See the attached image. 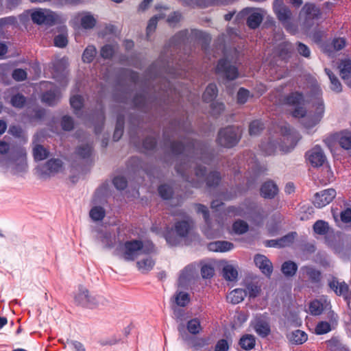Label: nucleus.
I'll list each match as a JSON object with an SVG mask.
<instances>
[{"label":"nucleus","mask_w":351,"mask_h":351,"mask_svg":"<svg viewBox=\"0 0 351 351\" xmlns=\"http://www.w3.org/2000/svg\"><path fill=\"white\" fill-rule=\"evenodd\" d=\"M313 111H290L292 117L298 118L300 122L304 128L310 129L314 127L319 121V119L315 114Z\"/></svg>","instance_id":"nucleus-13"},{"label":"nucleus","mask_w":351,"mask_h":351,"mask_svg":"<svg viewBox=\"0 0 351 351\" xmlns=\"http://www.w3.org/2000/svg\"><path fill=\"white\" fill-rule=\"evenodd\" d=\"M197 276V269L193 265L186 266L180 274L178 278L179 285L181 287L186 286Z\"/></svg>","instance_id":"nucleus-19"},{"label":"nucleus","mask_w":351,"mask_h":351,"mask_svg":"<svg viewBox=\"0 0 351 351\" xmlns=\"http://www.w3.org/2000/svg\"><path fill=\"white\" fill-rule=\"evenodd\" d=\"M330 288L335 291L337 295L346 297L348 292V286L343 281H339L337 278L332 277L329 281Z\"/></svg>","instance_id":"nucleus-25"},{"label":"nucleus","mask_w":351,"mask_h":351,"mask_svg":"<svg viewBox=\"0 0 351 351\" xmlns=\"http://www.w3.org/2000/svg\"><path fill=\"white\" fill-rule=\"evenodd\" d=\"M303 10L309 19H318L321 14L319 9L313 4H306Z\"/></svg>","instance_id":"nucleus-46"},{"label":"nucleus","mask_w":351,"mask_h":351,"mask_svg":"<svg viewBox=\"0 0 351 351\" xmlns=\"http://www.w3.org/2000/svg\"><path fill=\"white\" fill-rule=\"evenodd\" d=\"M278 189L273 181H267L261 188V194L264 198L272 199L278 193Z\"/></svg>","instance_id":"nucleus-27"},{"label":"nucleus","mask_w":351,"mask_h":351,"mask_svg":"<svg viewBox=\"0 0 351 351\" xmlns=\"http://www.w3.org/2000/svg\"><path fill=\"white\" fill-rule=\"evenodd\" d=\"M124 117L121 114H119L117 118V123L113 134V140L114 141H119L123 135L124 128Z\"/></svg>","instance_id":"nucleus-38"},{"label":"nucleus","mask_w":351,"mask_h":351,"mask_svg":"<svg viewBox=\"0 0 351 351\" xmlns=\"http://www.w3.org/2000/svg\"><path fill=\"white\" fill-rule=\"evenodd\" d=\"M274 10L278 19L282 22L287 21L291 17V11L283 4L282 0H275Z\"/></svg>","instance_id":"nucleus-24"},{"label":"nucleus","mask_w":351,"mask_h":351,"mask_svg":"<svg viewBox=\"0 0 351 351\" xmlns=\"http://www.w3.org/2000/svg\"><path fill=\"white\" fill-rule=\"evenodd\" d=\"M9 153L8 158L1 161V166L10 169L13 174L25 173L27 170V152L25 149L16 147L10 149V145L5 141H0V154Z\"/></svg>","instance_id":"nucleus-2"},{"label":"nucleus","mask_w":351,"mask_h":351,"mask_svg":"<svg viewBox=\"0 0 351 351\" xmlns=\"http://www.w3.org/2000/svg\"><path fill=\"white\" fill-rule=\"evenodd\" d=\"M248 224L243 220H237L232 225L233 231L238 234H243L248 230Z\"/></svg>","instance_id":"nucleus-49"},{"label":"nucleus","mask_w":351,"mask_h":351,"mask_svg":"<svg viewBox=\"0 0 351 351\" xmlns=\"http://www.w3.org/2000/svg\"><path fill=\"white\" fill-rule=\"evenodd\" d=\"M300 272L304 277L308 278V280L313 284H319L322 280V273L319 270L312 266H303Z\"/></svg>","instance_id":"nucleus-23"},{"label":"nucleus","mask_w":351,"mask_h":351,"mask_svg":"<svg viewBox=\"0 0 351 351\" xmlns=\"http://www.w3.org/2000/svg\"><path fill=\"white\" fill-rule=\"evenodd\" d=\"M62 169V161L59 158H52L44 165L37 166L36 172L40 178L47 179L51 176L60 172Z\"/></svg>","instance_id":"nucleus-11"},{"label":"nucleus","mask_w":351,"mask_h":351,"mask_svg":"<svg viewBox=\"0 0 351 351\" xmlns=\"http://www.w3.org/2000/svg\"><path fill=\"white\" fill-rule=\"evenodd\" d=\"M158 193L162 199H169L172 206L180 205L185 198V196H175L172 188L167 184L160 185L158 187Z\"/></svg>","instance_id":"nucleus-16"},{"label":"nucleus","mask_w":351,"mask_h":351,"mask_svg":"<svg viewBox=\"0 0 351 351\" xmlns=\"http://www.w3.org/2000/svg\"><path fill=\"white\" fill-rule=\"evenodd\" d=\"M26 101L25 97L21 94H16L11 99L12 106L17 108H21L24 106Z\"/></svg>","instance_id":"nucleus-60"},{"label":"nucleus","mask_w":351,"mask_h":351,"mask_svg":"<svg viewBox=\"0 0 351 351\" xmlns=\"http://www.w3.org/2000/svg\"><path fill=\"white\" fill-rule=\"evenodd\" d=\"M227 215L230 217L241 216L243 217L246 214L241 206H230L226 210Z\"/></svg>","instance_id":"nucleus-59"},{"label":"nucleus","mask_w":351,"mask_h":351,"mask_svg":"<svg viewBox=\"0 0 351 351\" xmlns=\"http://www.w3.org/2000/svg\"><path fill=\"white\" fill-rule=\"evenodd\" d=\"M217 93L218 90L216 84H208L202 95L204 101L206 103L213 101L217 95Z\"/></svg>","instance_id":"nucleus-35"},{"label":"nucleus","mask_w":351,"mask_h":351,"mask_svg":"<svg viewBox=\"0 0 351 351\" xmlns=\"http://www.w3.org/2000/svg\"><path fill=\"white\" fill-rule=\"evenodd\" d=\"M29 12L32 21L39 25L51 26L58 20V15L49 9L36 8L32 9Z\"/></svg>","instance_id":"nucleus-9"},{"label":"nucleus","mask_w":351,"mask_h":351,"mask_svg":"<svg viewBox=\"0 0 351 351\" xmlns=\"http://www.w3.org/2000/svg\"><path fill=\"white\" fill-rule=\"evenodd\" d=\"M106 211L104 208L100 206H93L90 212L89 216L94 221H99L103 220L105 217Z\"/></svg>","instance_id":"nucleus-41"},{"label":"nucleus","mask_w":351,"mask_h":351,"mask_svg":"<svg viewBox=\"0 0 351 351\" xmlns=\"http://www.w3.org/2000/svg\"><path fill=\"white\" fill-rule=\"evenodd\" d=\"M33 156L36 161L43 160L48 158L49 152L43 145H36L33 148Z\"/></svg>","instance_id":"nucleus-39"},{"label":"nucleus","mask_w":351,"mask_h":351,"mask_svg":"<svg viewBox=\"0 0 351 351\" xmlns=\"http://www.w3.org/2000/svg\"><path fill=\"white\" fill-rule=\"evenodd\" d=\"M329 228L328 223L323 220H318L313 225L314 232L319 235L326 234L329 231Z\"/></svg>","instance_id":"nucleus-44"},{"label":"nucleus","mask_w":351,"mask_h":351,"mask_svg":"<svg viewBox=\"0 0 351 351\" xmlns=\"http://www.w3.org/2000/svg\"><path fill=\"white\" fill-rule=\"evenodd\" d=\"M280 132L282 134V139L280 140V143H278L279 147L282 151L289 152L296 145L300 136L287 123H283L280 126Z\"/></svg>","instance_id":"nucleus-8"},{"label":"nucleus","mask_w":351,"mask_h":351,"mask_svg":"<svg viewBox=\"0 0 351 351\" xmlns=\"http://www.w3.org/2000/svg\"><path fill=\"white\" fill-rule=\"evenodd\" d=\"M93 113L91 114L93 117L92 123L95 126V133L98 134L100 132L101 128L104 123V111H92Z\"/></svg>","instance_id":"nucleus-36"},{"label":"nucleus","mask_w":351,"mask_h":351,"mask_svg":"<svg viewBox=\"0 0 351 351\" xmlns=\"http://www.w3.org/2000/svg\"><path fill=\"white\" fill-rule=\"evenodd\" d=\"M331 330V326L327 322H321L317 324L315 328V332L317 335H324Z\"/></svg>","instance_id":"nucleus-61"},{"label":"nucleus","mask_w":351,"mask_h":351,"mask_svg":"<svg viewBox=\"0 0 351 351\" xmlns=\"http://www.w3.org/2000/svg\"><path fill=\"white\" fill-rule=\"evenodd\" d=\"M165 145L169 148L173 155L186 156L189 162L192 159L199 158L204 163L211 160L210 153L208 148L195 141H189L186 145L180 142H173L167 138L164 133Z\"/></svg>","instance_id":"nucleus-1"},{"label":"nucleus","mask_w":351,"mask_h":351,"mask_svg":"<svg viewBox=\"0 0 351 351\" xmlns=\"http://www.w3.org/2000/svg\"><path fill=\"white\" fill-rule=\"evenodd\" d=\"M160 88L162 91L160 93L162 97L161 99H162L165 102L166 101L169 102V97L171 98L172 101H175L176 99L174 98V95L176 96L178 95L179 96H183V93L178 91L176 88H173L169 82L164 84L163 87Z\"/></svg>","instance_id":"nucleus-26"},{"label":"nucleus","mask_w":351,"mask_h":351,"mask_svg":"<svg viewBox=\"0 0 351 351\" xmlns=\"http://www.w3.org/2000/svg\"><path fill=\"white\" fill-rule=\"evenodd\" d=\"M155 265V261L151 256H147L136 262L138 269L143 274L151 271Z\"/></svg>","instance_id":"nucleus-30"},{"label":"nucleus","mask_w":351,"mask_h":351,"mask_svg":"<svg viewBox=\"0 0 351 351\" xmlns=\"http://www.w3.org/2000/svg\"><path fill=\"white\" fill-rule=\"evenodd\" d=\"M92 153V147L90 145L80 146L76 149V154L82 158H88Z\"/></svg>","instance_id":"nucleus-55"},{"label":"nucleus","mask_w":351,"mask_h":351,"mask_svg":"<svg viewBox=\"0 0 351 351\" xmlns=\"http://www.w3.org/2000/svg\"><path fill=\"white\" fill-rule=\"evenodd\" d=\"M260 148L265 155H271L275 152L277 148V144L271 141L267 144L262 143L260 145Z\"/></svg>","instance_id":"nucleus-58"},{"label":"nucleus","mask_w":351,"mask_h":351,"mask_svg":"<svg viewBox=\"0 0 351 351\" xmlns=\"http://www.w3.org/2000/svg\"><path fill=\"white\" fill-rule=\"evenodd\" d=\"M325 71L330 79L331 89L337 93L340 92L341 90V84L339 80L329 69H326Z\"/></svg>","instance_id":"nucleus-48"},{"label":"nucleus","mask_w":351,"mask_h":351,"mask_svg":"<svg viewBox=\"0 0 351 351\" xmlns=\"http://www.w3.org/2000/svg\"><path fill=\"white\" fill-rule=\"evenodd\" d=\"M113 184L118 190H123L127 186V180L123 176H116L113 179Z\"/></svg>","instance_id":"nucleus-64"},{"label":"nucleus","mask_w":351,"mask_h":351,"mask_svg":"<svg viewBox=\"0 0 351 351\" xmlns=\"http://www.w3.org/2000/svg\"><path fill=\"white\" fill-rule=\"evenodd\" d=\"M287 339L293 344H302L307 340V335L302 330H295L287 335Z\"/></svg>","instance_id":"nucleus-31"},{"label":"nucleus","mask_w":351,"mask_h":351,"mask_svg":"<svg viewBox=\"0 0 351 351\" xmlns=\"http://www.w3.org/2000/svg\"><path fill=\"white\" fill-rule=\"evenodd\" d=\"M66 68V62L64 59L60 60L54 64L53 75L59 82L60 84L53 86L43 95L42 101L43 103L49 106H53L58 101L62 88H64L68 83Z\"/></svg>","instance_id":"nucleus-3"},{"label":"nucleus","mask_w":351,"mask_h":351,"mask_svg":"<svg viewBox=\"0 0 351 351\" xmlns=\"http://www.w3.org/2000/svg\"><path fill=\"white\" fill-rule=\"evenodd\" d=\"M216 71L228 80H233L238 77L237 67L231 64L226 59H221L219 61Z\"/></svg>","instance_id":"nucleus-12"},{"label":"nucleus","mask_w":351,"mask_h":351,"mask_svg":"<svg viewBox=\"0 0 351 351\" xmlns=\"http://www.w3.org/2000/svg\"><path fill=\"white\" fill-rule=\"evenodd\" d=\"M340 74L343 79L349 77L351 74V60L344 59L341 61L339 66Z\"/></svg>","instance_id":"nucleus-42"},{"label":"nucleus","mask_w":351,"mask_h":351,"mask_svg":"<svg viewBox=\"0 0 351 351\" xmlns=\"http://www.w3.org/2000/svg\"><path fill=\"white\" fill-rule=\"evenodd\" d=\"M98 239L100 240L104 247L106 248H112L115 243V236L110 232H99Z\"/></svg>","instance_id":"nucleus-32"},{"label":"nucleus","mask_w":351,"mask_h":351,"mask_svg":"<svg viewBox=\"0 0 351 351\" xmlns=\"http://www.w3.org/2000/svg\"><path fill=\"white\" fill-rule=\"evenodd\" d=\"M97 53L96 48L93 45L88 46L82 55V60L84 62H90Z\"/></svg>","instance_id":"nucleus-52"},{"label":"nucleus","mask_w":351,"mask_h":351,"mask_svg":"<svg viewBox=\"0 0 351 351\" xmlns=\"http://www.w3.org/2000/svg\"><path fill=\"white\" fill-rule=\"evenodd\" d=\"M115 47L111 45H106L101 49V56L104 58H110L114 53Z\"/></svg>","instance_id":"nucleus-63"},{"label":"nucleus","mask_w":351,"mask_h":351,"mask_svg":"<svg viewBox=\"0 0 351 351\" xmlns=\"http://www.w3.org/2000/svg\"><path fill=\"white\" fill-rule=\"evenodd\" d=\"M81 25L84 29H91L96 23L94 16L90 13H84L81 17Z\"/></svg>","instance_id":"nucleus-43"},{"label":"nucleus","mask_w":351,"mask_h":351,"mask_svg":"<svg viewBox=\"0 0 351 351\" xmlns=\"http://www.w3.org/2000/svg\"><path fill=\"white\" fill-rule=\"evenodd\" d=\"M121 256L126 261H133L143 254H150L154 252V245L150 241L143 242L132 239L119 246Z\"/></svg>","instance_id":"nucleus-5"},{"label":"nucleus","mask_w":351,"mask_h":351,"mask_svg":"<svg viewBox=\"0 0 351 351\" xmlns=\"http://www.w3.org/2000/svg\"><path fill=\"white\" fill-rule=\"evenodd\" d=\"M70 104L73 110H81L84 107V99L81 95H75L71 97Z\"/></svg>","instance_id":"nucleus-56"},{"label":"nucleus","mask_w":351,"mask_h":351,"mask_svg":"<svg viewBox=\"0 0 351 351\" xmlns=\"http://www.w3.org/2000/svg\"><path fill=\"white\" fill-rule=\"evenodd\" d=\"M306 156L308 162L315 167L322 166L326 161V156L319 146L314 147Z\"/></svg>","instance_id":"nucleus-17"},{"label":"nucleus","mask_w":351,"mask_h":351,"mask_svg":"<svg viewBox=\"0 0 351 351\" xmlns=\"http://www.w3.org/2000/svg\"><path fill=\"white\" fill-rule=\"evenodd\" d=\"M304 101L302 94L295 92L287 95L284 99V104L290 106L298 107Z\"/></svg>","instance_id":"nucleus-29"},{"label":"nucleus","mask_w":351,"mask_h":351,"mask_svg":"<svg viewBox=\"0 0 351 351\" xmlns=\"http://www.w3.org/2000/svg\"><path fill=\"white\" fill-rule=\"evenodd\" d=\"M291 49L292 46L291 43L287 41H282L279 44L276 53L281 58L285 59L291 52Z\"/></svg>","instance_id":"nucleus-45"},{"label":"nucleus","mask_w":351,"mask_h":351,"mask_svg":"<svg viewBox=\"0 0 351 351\" xmlns=\"http://www.w3.org/2000/svg\"><path fill=\"white\" fill-rule=\"evenodd\" d=\"M197 212L203 215L206 226L204 228L205 235L210 238L217 237L220 235L223 223L218 221L217 223L213 225L209 218V211L208 208L203 204H197Z\"/></svg>","instance_id":"nucleus-10"},{"label":"nucleus","mask_w":351,"mask_h":351,"mask_svg":"<svg viewBox=\"0 0 351 351\" xmlns=\"http://www.w3.org/2000/svg\"><path fill=\"white\" fill-rule=\"evenodd\" d=\"M186 164L182 165H177L176 167V169L178 173H179L182 177H184L188 182L191 183L193 187H199L201 184L204 182V181L206 182V184L208 186H217L220 180L221 176L219 172L213 171L210 172L206 178H205L206 175V168L201 165H196L195 167V175L196 176V180L191 179L187 176V169Z\"/></svg>","instance_id":"nucleus-4"},{"label":"nucleus","mask_w":351,"mask_h":351,"mask_svg":"<svg viewBox=\"0 0 351 351\" xmlns=\"http://www.w3.org/2000/svg\"><path fill=\"white\" fill-rule=\"evenodd\" d=\"M187 329L191 334H198L202 329L199 320L197 318L189 320L187 323Z\"/></svg>","instance_id":"nucleus-51"},{"label":"nucleus","mask_w":351,"mask_h":351,"mask_svg":"<svg viewBox=\"0 0 351 351\" xmlns=\"http://www.w3.org/2000/svg\"><path fill=\"white\" fill-rule=\"evenodd\" d=\"M247 295L245 289H236L232 291L227 296L228 300L232 304H239L242 302Z\"/></svg>","instance_id":"nucleus-34"},{"label":"nucleus","mask_w":351,"mask_h":351,"mask_svg":"<svg viewBox=\"0 0 351 351\" xmlns=\"http://www.w3.org/2000/svg\"><path fill=\"white\" fill-rule=\"evenodd\" d=\"M223 277L228 281H234L237 280L238 276V271L237 269L230 264H226L223 267Z\"/></svg>","instance_id":"nucleus-37"},{"label":"nucleus","mask_w":351,"mask_h":351,"mask_svg":"<svg viewBox=\"0 0 351 351\" xmlns=\"http://www.w3.org/2000/svg\"><path fill=\"white\" fill-rule=\"evenodd\" d=\"M334 139L339 146L345 149H351V131L345 129L334 134Z\"/></svg>","instance_id":"nucleus-20"},{"label":"nucleus","mask_w":351,"mask_h":351,"mask_svg":"<svg viewBox=\"0 0 351 351\" xmlns=\"http://www.w3.org/2000/svg\"><path fill=\"white\" fill-rule=\"evenodd\" d=\"M61 126L64 131H71L74 128L73 119L69 116H64L61 120Z\"/></svg>","instance_id":"nucleus-62"},{"label":"nucleus","mask_w":351,"mask_h":351,"mask_svg":"<svg viewBox=\"0 0 351 351\" xmlns=\"http://www.w3.org/2000/svg\"><path fill=\"white\" fill-rule=\"evenodd\" d=\"M233 247V243L226 241L211 242L208 245V249L213 252H226L230 251Z\"/></svg>","instance_id":"nucleus-28"},{"label":"nucleus","mask_w":351,"mask_h":351,"mask_svg":"<svg viewBox=\"0 0 351 351\" xmlns=\"http://www.w3.org/2000/svg\"><path fill=\"white\" fill-rule=\"evenodd\" d=\"M324 311V305L319 300H314L309 304V312L313 315H319Z\"/></svg>","instance_id":"nucleus-47"},{"label":"nucleus","mask_w":351,"mask_h":351,"mask_svg":"<svg viewBox=\"0 0 351 351\" xmlns=\"http://www.w3.org/2000/svg\"><path fill=\"white\" fill-rule=\"evenodd\" d=\"M281 270L285 276L291 277L295 274L298 265L293 261H286L282 265Z\"/></svg>","instance_id":"nucleus-40"},{"label":"nucleus","mask_w":351,"mask_h":351,"mask_svg":"<svg viewBox=\"0 0 351 351\" xmlns=\"http://www.w3.org/2000/svg\"><path fill=\"white\" fill-rule=\"evenodd\" d=\"M254 263L261 272L266 276L269 277L273 271L271 262L264 255L257 254L254 256Z\"/></svg>","instance_id":"nucleus-21"},{"label":"nucleus","mask_w":351,"mask_h":351,"mask_svg":"<svg viewBox=\"0 0 351 351\" xmlns=\"http://www.w3.org/2000/svg\"><path fill=\"white\" fill-rule=\"evenodd\" d=\"M252 326L256 333L261 338L267 337L271 332L269 322L262 317H256L252 322Z\"/></svg>","instance_id":"nucleus-18"},{"label":"nucleus","mask_w":351,"mask_h":351,"mask_svg":"<svg viewBox=\"0 0 351 351\" xmlns=\"http://www.w3.org/2000/svg\"><path fill=\"white\" fill-rule=\"evenodd\" d=\"M263 123L260 120L252 121L249 127V133L251 136H256L263 129Z\"/></svg>","instance_id":"nucleus-54"},{"label":"nucleus","mask_w":351,"mask_h":351,"mask_svg":"<svg viewBox=\"0 0 351 351\" xmlns=\"http://www.w3.org/2000/svg\"><path fill=\"white\" fill-rule=\"evenodd\" d=\"M193 227V221L189 217L184 220L178 221L175 223L174 230L180 238L186 237Z\"/></svg>","instance_id":"nucleus-22"},{"label":"nucleus","mask_w":351,"mask_h":351,"mask_svg":"<svg viewBox=\"0 0 351 351\" xmlns=\"http://www.w3.org/2000/svg\"><path fill=\"white\" fill-rule=\"evenodd\" d=\"M189 301L190 296L187 293L180 291L175 295V302L178 306L184 307L188 304Z\"/></svg>","instance_id":"nucleus-50"},{"label":"nucleus","mask_w":351,"mask_h":351,"mask_svg":"<svg viewBox=\"0 0 351 351\" xmlns=\"http://www.w3.org/2000/svg\"><path fill=\"white\" fill-rule=\"evenodd\" d=\"M336 195V191L333 189L322 191L315 195L313 204L317 208H322L330 204Z\"/></svg>","instance_id":"nucleus-14"},{"label":"nucleus","mask_w":351,"mask_h":351,"mask_svg":"<svg viewBox=\"0 0 351 351\" xmlns=\"http://www.w3.org/2000/svg\"><path fill=\"white\" fill-rule=\"evenodd\" d=\"M252 95L250 94V91L243 88H241L237 93V101L239 104H245L246 103Z\"/></svg>","instance_id":"nucleus-57"},{"label":"nucleus","mask_w":351,"mask_h":351,"mask_svg":"<svg viewBox=\"0 0 351 351\" xmlns=\"http://www.w3.org/2000/svg\"><path fill=\"white\" fill-rule=\"evenodd\" d=\"M296 234H297L295 232H291L278 239L277 241V243H278V247H284L293 243Z\"/></svg>","instance_id":"nucleus-53"},{"label":"nucleus","mask_w":351,"mask_h":351,"mask_svg":"<svg viewBox=\"0 0 351 351\" xmlns=\"http://www.w3.org/2000/svg\"><path fill=\"white\" fill-rule=\"evenodd\" d=\"M245 12L248 14L247 24L251 29L260 25L265 14V11L261 8H246Z\"/></svg>","instance_id":"nucleus-15"},{"label":"nucleus","mask_w":351,"mask_h":351,"mask_svg":"<svg viewBox=\"0 0 351 351\" xmlns=\"http://www.w3.org/2000/svg\"><path fill=\"white\" fill-rule=\"evenodd\" d=\"M241 137L239 128L228 126L221 129L217 135V143L224 147L231 148L237 145Z\"/></svg>","instance_id":"nucleus-7"},{"label":"nucleus","mask_w":351,"mask_h":351,"mask_svg":"<svg viewBox=\"0 0 351 351\" xmlns=\"http://www.w3.org/2000/svg\"><path fill=\"white\" fill-rule=\"evenodd\" d=\"M73 300L78 306L94 308L99 305L101 298L90 293L86 287L79 285L73 293Z\"/></svg>","instance_id":"nucleus-6"},{"label":"nucleus","mask_w":351,"mask_h":351,"mask_svg":"<svg viewBox=\"0 0 351 351\" xmlns=\"http://www.w3.org/2000/svg\"><path fill=\"white\" fill-rule=\"evenodd\" d=\"M239 343L243 350H250L255 347L256 338L253 335L245 334L240 338Z\"/></svg>","instance_id":"nucleus-33"}]
</instances>
